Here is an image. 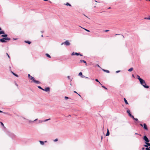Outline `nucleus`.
I'll return each instance as SVG.
<instances>
[{"label":"nucleus","instance_id":"nucleus-26","mask_svg":"<svg viewBox=\"0 0 150 150\" xmlns=\"http://www.w3.org/2000/svg\"><path fill=\"white\" fill-rule=\"evenodd\" d=\"M65 4L66 5L69 6H71V5L70 4H69V3H68V2L66 3V4Z\"/></svg>","mask_w":150,"mask_h":150},{"label":"nucleus","instance_id":"nucleus-24","mask_svg":"<svg viewBox=\"0 0 150 150\" xmlns=\"http://www.w3.org/2000/svg\"><path fill=\"white\" fill-rule=\"evenodd\" d=\"M133 68L132 67L131 68L128 69V71L129 72L133 70Z\"/></svg>","mask_w":150,"mask_h":150},{"label":"nucleus","instance_id":"nucleus-46","mask_svg":"<svg viewBox=\"0 0 150 150\" xmlns=\"http://www.w3.org/2000/svg\"><path fill=\"white\" fill-rule=\"evenodd\" d=\"M140 125L142 127H143V125H142V124H140Z\"/></svg>","mask_w":150,"mask_h":150},{"label":"nucleus","instance_id":"nucleus-1","mask_svg":"<svg viewBox=\"0 0 150 150\" xmlns=\"http://www.w3.org/2000/svg\"><path fill=\"white\" fill-rule=\"evenodd\" d=\"M141 84L142 85L144 88H149V86H147L145 83V81L143 79H142L140 81Z\"/></svg>","mask_w":150,"mask_h":150},{"label":"nucleus","instance_id":"nucleus-51","mask_svg":"<svg viewBox=\"0 0 150 150\" xmlns=\"http://www.w3.org/2000/svg\"><path fill=\"white\" fill-rule=\"evenodd\" d=\"M132 76L134 78V75L133 74H132Z\"/></svg>","mask_w":150,"mask_h":150},{"label":"nucleus","instance_id":"nucleus-47","mask_svg":"<svg viewBox=\"0 0 150 150\" xmlns=\"http://www.w3.org/2000/svg\"><path fill=\"white\" fill-rule=\"evenodd\" d=\"M80 55V56H83V55L81 54H80V55Z\"/></svg>","mask_w":150,"mask_h":150},{"label":"nucleus","instance_id":"nucleus-13","mask_svg":"<svg viewBox=\"0 0 150 150\" xmlns=\"http://www.w3.org/2000/svg\"><path fill=\"white\" fill-rule=\"evenodd\" d=\"M79 63H82V62H83L84 63H85L86 64V62L83 60H80L79 61Z\"/></svg>","mask_w":150,"mask_h":150},{"label":"nucleus","instance_id":"nucleus-3","mask_svg":"<svg viewBox=\"0 0 150 150\" xmlns=\"http://www.w3.org/2000/svg\"><path fill=\"white\" fill-rule=\"evenodd\" d=\"M11 38H3L0 39V41L4 43L6 42V40H10Z\"/></svg>","mask_w":150,"mask_h":150},{"label":"nucleus","instance_id":"nucleus-57","mask_svg":"<svg viewBox=\"0 0 150 150\" xmlns=\"http://www.w3.org/2000/svg\"><path fill=\"white\" fill-rule=\"evenodd\" d=\"M78 94L79 95V96H80V97L81 96V95L79 94Z\"/></svg>","mask_w":150,"mask_h":150},{"label":"nucleus","instance_id":"nucleus-55","mask_svg":"<svg viewBox=\"0 0 150 150\" xmlns=\"http://www.w3.org/2000/svg\"><path fill=\"white\" fill-rule=\"evenodd\" d=\"M120 35L119 34H116L115 35Z\"/></svg>","mask_w":150,"mask_h":150},{"label":"nucleus","instance_id":"nucleus-23","mask_svg":"<svg viewBox=\"0 0 150 150\" xmlns=\"http://www.w3.org/2000/svg\"><path fill=\"white\" fill-rule=\"evenodd\" d=\"M102 70L105 71V72L107 73H109L110 72V71H109L108 70H105V69H102Z\"/></svg>","mask_w":150,"mask_h":150},{"label":"nucleus","instance_id":"nucleus-4","mask_svg":"<svg viewBox=\"0 0 150 150\" xmlns=\"http://www.w3.org/2000/svg\"><path fill=\"white\" fill-rule=\"evenodd\" d=\"M70 42L68 40H66L65 42L62 43L61 45H62L63 44H64L66 46H69L70 45Z\"/></svg>","mask_w":150,"mask_h":150},{"label":"nucleus","instance_id":"nucleus-40","mask_svg":"<svg viewBox=\"0 0 150 150\" xmlns=\"http://www.w3.org/2000/svg\"><path fill=\"white\" fill-rule=\"evenodd\" d=\"M29 120V123H31V122H33V121H31L30 120Z\"/></svg>","mask_w":150,"mask_h":150},{"label":"nucleus","instance_id":"nucleus-2","mask_svg":"<svg viewBox=\"0 0 150 150\" xmlns=\"http://www.w3.org/2000/svg\"><path fill=\"white\" fill-rule=\"evenodd\" d=\"M141 84L142 85L144 88H149V86H147L145 83V81L143 79H142L140 81Z\"/></svg>","mask_w":150,"mask_h":150},{"label":"nucleus","instance_id":"nucleus-25","mask_svg":"<svg viewBox=\"0 0 150 150\" xmlns=\"http://www.w3.org/2000/svg\"><path fill=\"white\" fill-rule=\"evenodd\" d=\"M5 33V32L4 31H0V35H1L2 34H4Z\"/></svg>","mask_w":150,"mask_h":150},{"label":"nucleus","instance_id":"nucleus-5","mask_svg":"<svg viewBox=\"0 0 150 150\" xmlns=\"http://www.w3.org/2000/svg\"><path fill=\"white\" fill-rule=\"evenodd\" d=\"M143 139L145 141V143L146 142H149V140L146 135H145L144 136Z\"/></svg>","mask_w":150,"mask_h":150},{"label":"nucleus","instance_id":"nucleus-50","mask_svg":"<svg viewBox=\"0 0 150 150\" xmlns=\"http://www.w3.org/2000/svg\"><path fill=\"white\" fill-rule=\"evenodd\" d=\"M84 77L85 78H87V79H88V77H86L85 76V77Z\"/></svg>","mask_w":150,"mask_h":150},{"label":"nucleus","instance_id":"nucleus-64","mask_svg":"<svg viewBox=\"0 0 150 150\" xmlns=\"http://www.w3.org/2000/svg\"><path fill=\"white\" fill-rule=\"evenodd\" d=\"M149 149H150V146H149Z\"/></svg>","mask_w":150,"mask_h":150},{"label":"nucleus","instance_id":"nucleus-8","mask_svg":"<svg viewBox=\"0 0 150 150\" xmlns=\"http://www.w3.org/2000/svg\"><path fill=\"white\" fill-rule=\"evenodd\" d=\"M79 55H80V53H77V52H73L71 53V55H72V56H73V55H77V56H78Z\"/></svg>","mask_w":150,"mask_h":150},{"label":"nucleus","instance_id":"nucleus-36","mask_svg":"<svg viewBox=\"0 0 150 150\" xmlns=\"http://www.w3.org/2000/svg\"><path fill=\"white\" fill-rule=\"evenodd\" d=\"M64 98L66 100H67L69 99V98L67 96H65Z\"/></svg>","mask_w":150,"mask_h":150},{"label":"nucleus","instance_id":"nucleus-20","mask_svg":"<svg viewBox=\"0 0 150 150\" xmlns=\"http://www.w3.org/2000/svg\"><path fill=\"white\" fill-rule=\"evenodd\" d=\"M124 100L126 104H128V103L125 98H124Z\"/></svg>","mask_w":150,"mask_h":150},{"label":"nucleus","instance_id":"nucleus-33","mask_svg":"<svg viewBox=\"0 0 150 150\" xmlns=\"http://www.w3.org/2000/svg\"><path fill=\"white\" fill-rule=\"evenodd\" d=\"M43 122V120H39L38 121V123H42Z\"/></svg>","mask_w":150,"mask_h":150},{"label":"nucleus","instance_id":"nucleus-29","mask_svg":"<svg viewBox=\"0 0 150 150\" xmlns=\"http://www.w3.org/2000/svg\"><path fill=\"white\" fill-rule=\"evenodd\" d=\"M144 19H147V20H150V16L148 18H147V17L145 18H144Z\"/></svg>","mask_w":150,"mask_h":150},{"label":"nucleus","instance_id":"nucleus-31","mask_svg":"<svg viewBox=\"0 0 150 150\" xmlns=\"http://www.w3.org/2000/svg\"><path fill=\"white\" fill-rule=\"evenodd\" d=\"M38 87L40 89H41L42 90H44V89L42 88L41 86H38Z\"/></svg>","mask_w":150,"mask_h":150},{"label":"nucleus","instance_id":"nucleus-21","mask_svg":"<svg viewBox=\"0 0 150 150\" xmlns=\"http://www.w3.org/2000/svg\"><path fill=\"white\" fill-rule=\"evenodd\" d=\"M11 73H12V74H13L14 76H16V77H18V75L17 74H16L14 73V72H13V71H11Z\"/></svg>","mask_w":150,"mask_h":150},{"label":"nucleus","instance_id":"nucleus-6","mask_svg":"<svg viewBox=\"0 0 150 150\" xmlns=\"http://www.w3.org/2000/svg\"><path fill=\"white\" fill-rule=\"evenodd\" d=\"M28 77L30 79L32 80V81L34 80L35 79L32 76H31L30 74H28Z\"/></svg>","mask_w":150,"mask_h":150},{"label":"nucleus","instance_id":"nucleus-7","mask_svg":"<svg viewBox=\"0 0 150 150\" xmlns=\"http://www.w3.org/2000/svg\"><path fill=\"white\" fill-rule=\"evenodd\" d=\"M127 112L128 114V115L129 116H130L131 117H132L133 115H132L131 114L130 112V111L129 110H127Z\"/></svg>","mask_w":150,"mask_h":150},{"label":"nucleus","instance_id":"nucleus-62","mask_svg":"<svg viewBox=\"0 0 150 150\" xmlns=\"http://www.w3.org/2000/svg\"><path fill=\"white\" fill-rule=\"evenodd\" d=\"M41 32L42 33H43V31H41Z\"/></svg>","mask_w":150,"mask_h":150},{"label":"nucleus","instance_id":"nucleus-30","mask_svg":"<svg viewBox=\"0 0 150 150\" xmlns=\"http://www.w3.org/2000/svg\"><path fill=\"white\" fill-rule=\"evenodd\" d=\"M95 81L96 82H98L100 85H102V84L100 83V82L98 80V79H95Z\"/></svg>","mask_w":150,"mask_h":150},{"label":"nucleus","instance_id":"nucleus-16","mask_svg":"<svg viewBox=\"0 0 150 150\" xmlns=\"http://www.w3.org/2000/svg\"><path fill=\"white\" fill-rule=\"evenodd\" d=\"M132 118L135 120L137 121L138 122H140L138 120V119L137 118H135L133 116H132Z\"/></svg>","mask_w":150,"mask_h":150},{"label":"nucleus","instance_id":"nucleus-34","mask_svg":"<svg viewBox=\"0 0 150 150\" xmlns=\"http://www.w3.org/2000/svg\"><path fill=\"white\" fill-rule=\"evenodd\" d=\"M102 88H104L105 89H106V90H107V88H106L105 86H103L102 85Z\"/></svg>","mask_w":150,"mask_h":150},{"label":"nucleus","instance_id":"nucleus-17","mask_svg":"<svg viewBox=\"0 0 150 150\" xmlns=\"http://www.w3.org/2000/svg\"><path fill=\"white\" fill-rule=\"evenodd\" d=\"M110 134V132L108 129H107V132L106 134V136H108Z\"/></svg>","mask_w":150,"mask_h":150},{"label":"nucleus","instance_id":"nucleus-61","mask_svg":"<svg viewBox=\"0 0 150 150\" xmlns=\"http://www.w3.org/2000/svg\"><path fill=\"white\" fill-rule=\"evenodd\" d=\"M41 37H43V35H41Z\"/></svg>","mask_w":150,"mask_h":150},{"label":"nucleus","instance_id":"nucleus-52","mask_svg":"<svg viewBox=\"0 0 150 150\" xmlns=\"http://www.w3.org/2000/svg\"><path fill=\"white\" fill-rule=\"evenodd\" d=\"M83 15H84L87 18H88L87 16H86L85 15L83 14Z\"/></svg>","mask_w":150,"mask_h":150},{"label":"nucleus","instance_id":"nucleus-11","mask_svg":"<svg viewBox=\"0 0 150 150\" xmlns=\"http://www.w3.org/2000/svg\"><path fill=\"white\" fill-rule=\"evenodd\" d=\"M33 81L36 84H39V83H40V82L38 81H37V80H36L35 79H34V80Z\"/></svg>","mask_w":150,"mask_h":150},{"label":"nucleus","instance_id":"nucleus-59","mask_svg":"<svg viewBox=\"0 0 150 150\" xmlns=\"http://www.w3.org/2000/svg\"><path fill=\"white\" fill-rule=\"evenodd\" d=\"M1 30V28H0V31Z\"/></svg>","mask_w":150,"mask_h":150},{"label":"nucleus","instance_id":"nucleus-49","mask_svg":"<svg viewBox=\"0 0 150 150\" xmlns=\"http://www.w3.org/2000/svg\"><path fill=\"white\" fill-rule=\"evenodd\" d=\"M142 150H144V149H145V148H144V147H143V148H142Z\"/></svg>","mask_w":150,"mask_h":150},{"label":"nucleus","instance_id":"nucleus-43","mask_svg":"<svg viewBox=\"0 0 150 150\" xmlns=\"http://www.w3.org/2000/svg\"><path fill=\"white\" fill-rule=\"evenodd\" d=\"M109 30H104L103 31V32H108V31H109Z\"/></svg>","mask_w":150,"mask_h":150},{"label":"nucleus","instance_id":"nucleus-28","mask_svg":"<svg viewBox=\"0 0 150 150\" xmlns=\"http://www.w3.org/2000/svg\"><path fill=\"white\" fill-rule=\"evenodd\" d=\"M79 27H80L82 28L84 30H86V31L88 32H90V30H88V29H85V28H83L82 27H81V26H79Z\"/></svg>","mask_w":150,"mask_h":150},{"label":"nucleus","instance_id":"nucleus-42","mask_svg":"<svg viewBox=\"0 0 150 150\" xmlns=\"http://www.w3.org/2000/svg\"><path fill=\"white\" fill-rule=\"evenodd\" d=\"M120 72V71H119H119H116V73H119V72Z\"/></svg>","mask_w":150,"mask_h":150},{"label":"nucleus","instance_id":"nucleus-12","mask_svg":"<svg viewBox=\"0 0 150 150\" xmlns=\"http://www.w3.org/2000/svg\"><path fill=\"white\" fill-rule=\"evenodd\" d=\"M143 125H144V127H143L144 128L145 130H148V128L147 127L146 124L145 123H144L143 124Z\"/></svg>","mask_w":150,"mask_h":150},{"label":"nucleus","instance_id":"nucleus-63","mask_svg":"<svg viewBox=\"0 0 150 150\" xmlns=\"http://www.w3.org/2000/svg\"><path fill=\"white\" fill-rule=\"evenodd\" d=\"M135 134H137V133H135Z\"/></svg>","mask_w":150,"mask_h":150},{"label":"nucleus","instance_id":"nucleus-38","mask_svg":"<svg viewBox=\"0 0 150 150\" xmlns=\"http://www.w3.org/2000/svg\"><path fill=\"white\" fill-rule=\"evenodd\" d=\"M0 123H1V125L3 126V127H4V125L3 124V123L2 122H0Z\"/></svg>","mask_w":150,"mask_h":150},{"label":"nucleus","instance_id":"nucleus-19","mask_svg":"<svg viewBox=\"0 0 150 150\" xmlns=\"http://www.w3.org/2000/svg\"><path fill=\"white\" fill-rule=\"evenodd\" d=\"M137 79L139 80V81L142 79L140 78V76L138 75H137Z\"/></svg>","mask_w":150,"mask_h":150},{"label":"nucleus","instance_id":"nucleus-35","mask_svg":"<svg viewBox=\"0 0 150 150\" xmlns=\"http://www.w3.org/2000/svg\"><path fill=\"white\" fill-rule=\"evenodd\" d=\"M145 149L146 150H150L149 147H146V148H145Z\"/></svg>","mask_w":150,"mask_h":150},{"label":"nucleus","instance_id":"nucleus-56","mask_svg":"<svg viewBox=\"0 0 150 150\" xmlns=\"http://www.w3.org/2000/svg\"><path fill=\"white\" fill-rule=\"evenodd\" d=\"M110 8H111V7H109V8H108V9H110Z\"/></svg>","mask_w":150,"mask_h":150},{"label":"nucleus","instance_id":"nucleus-10","mask_svg":"<svg viewBox=\"0 0 150 150\" xmlns=\"http://www.w3.org/2000/svg\"><path fill=\"white\" fill-rule=\"evenodd\" d=\"M50 90V88L49 87L46 88L45 89H44L43 91H45L46 92H48Z\"/></svg>","mask_w":150,"mask_h":150},{"label":"nucleus","instance_id":"nucleus-15","mask_svg":"<svg viewBox=\"0 0 150 150\" xmlns=\"http://www.w3.org/2000/svg\"><path fill=\"white\" fill-rule=\"evenodd\" d=\"M39 142H40V144L42 145H43L44 143V142H46L47 141H45L44 142L41 141H40Z\"/></svg>","mask_w":150,"mask_h":150},{"label":"nucleus","instance_id":"nucleus-37","mask_svg":"<svg viewBox=\"0 0 150 150\" xmlns=\"http://www.w3.org/2000/svg\"><path fill=\"white\" fill-rule=\"evenodd\" d=\"M58 140V139L57 138V139H55L54 141V142H57V141Z\"/></svg>","mask_w":150,"mask_h":150},{"label":"nucleus","instance_id":"nucleus-27","mask_svg":"<svg viewBox=\"0 0 150 150\" xmlns=\"http://www.w3.org/2000/svg\"><path fill=\"white\" fill-rule=\"evenodd\" d=\"M45 55L47 57L49 58H51L50 56L48 54L46 53L45 54Z\"/></svg>","mask_w":150,"mask_h":150},{"label":"nucleus","instance_id":"nucleus-32","mask_svg":"<svg viewBox=\"0 0 150 150\" xmlns=\"http://www.w3.org/2000/svg\"><path fill=\"white\" fill-rule=\"evenodd\" d=\"M50 120V119L49 118L45 120H43V122H46L48 120Z\"/></svg>","mask_w":150,"mask_h":150},{"label":"nucleus","instance_id":"nucleus-39","mask_svg":"<svg viewBox=\"0 0 150 150\" xmlns=\"http://www.w3.org/2000/svg\"><path fill=\"white\" fill-rule=\"evenodd\" d=\"M6 54L7 55V56L8 57V58H9H9H10V56H9V55L7 53H6Z\"/></svg>","mask_w":150,"mask_h":150},{"label":"nucleus","instance_id":"nucleus-14","mask_svg":"<svg viewBox=\"0 0 150 150\" xmlns=\"http://www.w3.org/2000/svg\"><path fill=\"white\" fill-rule=\"evenodd\" d=\"M79 76H80L82 78H84L85 76L83 75L82 73L81 72H80L78 75Z\"/></svg>","mask_w":150,"mask_h":150},{"label":"nucleus","instance_id":"nucleus-53","mask_svg":"<svg viewBox=\"0 0 150 150\" xmlns=\"http://www.w3.org/2000/svg\"><path fill=\"white\" fill-rule=\"evenodd\" d=\"M0 112H3L2 111L0 110Z\"/></svg>","mask_w":150,"mask_h":150},{"label":"nucleus","instance_id":"nucleus-44","mask_svg":"<svg viewBox=\"0 0 150 150\" xmlns=\"http://www.w3.org/2000/svg\"><path fill=\"white\" fill-rule=\"evenodd\" d=\"M74 93H77V94H78V93H77L76 91H74Z\"/></svg>","mask_w":150,"mask_h":150},{"label":"nucleus","instance_id":"nucleus-60","mask_svg":"<svg viewBox=\"0 0 150 150\" xmlns=\"http://www.w3.org/2000/svg\"><path fill=\"white\" fill-rule=\"evenodd\" d=\"M16 85L17 86H18V85L17 84H16Z\"/></svg>","mask_w":150,"mask_h":150},{"label":"nucleus","instance_id":"nucleus-58","mask_svg":"<svg viewBox=\"0 0 150 150\" xmlns=\"http://www.w3.org/2000/svg\"><path fill=\"white\" fill-rule=\"evenodd\" d=\"M13 39L14 40H16L17 39H14V38H13Z\"/></svg>","mask_w":150,"mask_h":150},{"label":"nucleus","instance_id":"nucleus-45","mask_svg":"<svg viewBox=\"0 0 150 150\" xmlns=\"http://www.w3.org/2000/svg\"><path fill=\"white\" fill-rule=\"evenodd\" d=\"M37 120H38V119H35V120H34V121H33L34 122V121H36Z\"/></svg>","mask_w":150,"mask_h":150},{"label":"nucleus","instance_id":"nucleus-22","mask_svg":"<svg viewBox=\"0 0 150 150\" xmlns=\"http://www.w3.org/2000/svg\"><path fill=\"white\" fill-rule=\"evenodd\" d=\"M25 42L26 43H28V44H30L31 43V42L29 41H25Z\"/></svg>","mask_w":150,"mask_h":150},{"label":"nucleus","instance_id":"nucleus-9","mask_svg":"<svg viewBox=\"0 0 150 150\" xmlns=\"http://www.w3.org/2000/svg\"><path fill=\"white\" fill-rule=\"evenodd\" d=\"M146 144L144 145V146L145 147H147L149 146H150V143H149V142H146L145 143Z\"/></svg>","mask_w":150,"mask_h":150},{"label":"nucleus","instance_id":"nucleus-18","mask_svg":"<svg viewBox=\"0 0 150 150\" xmlns=\"http://www.w3.org/2000/svg\"><path fill=\"white\" fill-rule=\"evenodd\" d=\"M8 35L6 34H3L1 35V37H5L4 38H6L7 36Z\"/></svg>","mask_w":150,"mask_h":150},{"label":"nucleus","instance_id":"nucleus-54","mask_svg":"<svg viewBox=\"0 0 150 150\" xmlns=\"http://www.w3.org/2000/svg\"><path fill=\"white\" fill-rule=\"evenodd\" d=\"M10 134H11L12 135H13V134H12V133H10Z\"/></svg>","mask_w":150,"mask_h":150},{"label":"nucleus","instance_id":"nucleus-48","mask_svg":"<svg viewBox=\"0 0 150 150\" xmlns=\"http://www.w3.org/2000/svg\"><path fill=\"white\" fill-rule=\"evenodd\" d=\"M67 78H68V79H70V77H69V76H67Z\"/></svg>","mask_w":150,"mask_h":150},{"label":"nucleus","instance_id":"nucleus-41","mask_svg":"<svg viewBox=\"0 0 150 150\" xmlns=\"http://www.w3.org/2000/svg\"><path fill=\"white\" fill-rule=\"evenodd\" d=\"M96 66H97L98 67L101 68L100 67V66L98 64H96Z\"/></svg>","mask_w":150,"mask_h":150}]
</instances>
